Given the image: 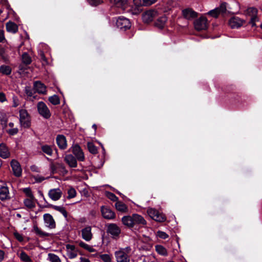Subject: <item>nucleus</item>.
<instances>
[{
    "mask_svg": "<svg viewBox=\"0 0 262 262\" xmlns=\"http://www.w3.org/2000/svg\"><path fill=\"white\" fill-rule=\"evenodd\" d=\"M121 221L125 226L136 230H139L140 228L147 224V222L144 217L137 213H134L132 215L124 216Z\"/></svg>",
    "mask_w": 262,
    "mask_h": 262,
    "instance_id": "1",
    "label": "nucleus"
},
{
    "mask_svg": "<svg viewBox=\"0 0 262 262\" xmlns=\"http://www.w3.org/2000/svg\"><path fill=\"white\" fill-rule=\"evenodd\" d=\"M19 122L20 125L24 128H29L31 126L30 116L27 110L25 109L20 110Z\"/></svg>",
    "mask_w": 262,
    "mask_h": 262,
    "instance_id": "2",
    "label": "nucleus"
},
{
    "mask_svg": "<svg viewBox=\"0 0 262 262\" xmlns=\"http://www.w3.org/2000/svg\"><path fill=\"white\" fill-rule=\"evenodd\" d=\"M258 10L255 7H249L246 9L244 14L246 16L251 17L250 21L249 24L252 26L254 27L256 26V22L259 20L257 17Z\"/></svg>",
    "mask_w": 262,
    "mask_h": 262,
    "instance_id": "3",
    "label": "nucleus"
},
{
    "mask_svg": "<svg viewBox=\"0 0 262 262\" xmlns=\"http://www.w3.org/2000/svg\"><path fill=\"white\" fill-rule=\"evenodd\" d=\"M50 168L52 174L59 173L64 176L68 172L64 165L62 163L52 162L50 164Z\"/></svg>",
    "mask_w": 262,
    "mask_h": 262,
    "instance_id": "4",
    "label": "nucleus"
},
{
    "mask_svg": "<svg viewBox=\"0 0 262 262\" xmlns=\"http://www.w3.org/2000/svg\"><path fill=\"white\" fill-rule=\"evenodd\" d=\"M37 111L39 114L43 118L48 119L51 116V113L47 105L42 101L38 102Z\"/></svg>",
    "mask_w": 262,
    "mask_h": 262,
    "instance_id": "5",
    "label": "nucleus"
},
{
    "mask_svg": "<svg viewBox=\"0 0 262 262\" xmlns=\"http://www.w3.org/2000/svg\"><path fill=\"white\" fill-rule=\"evenodd\" d=\"M158 15V13L156 10L150 9L142 14V20L145 23H149Z\"/></svg>",
    "mask_w": 262,
    "mask_h": 262,
    "instance_id": "6",
    "label": "nucleus"
},
{
    "mask_svg": "<svg viewBox=\"0 0 262 262\" xmlns=\"http://www.w3.org/2000/svg\"><path fill=\"white\" fill-rule=\"evenodd\" d=\"M246 20L237 16L231 17L228 21L229 25L232 29H237L243 26Z\"/></svg>",
    "mask_w": 262,
    "mask_h": 262,
    "instance_id": "7",
    "label": "nucleus"
},
{
    "mask_svg": "<svg viewBox=\"0 0 262 262\" xmlns=\"http://www.w3.org/2000/svg\"><path fill=\"white\" fill-rule=\"evenodd\" d=\"M107 226L106 232L112 235L114 238L118 237L121 233L120 228L114 223H110Z\"/></svg>",
    "mask_w": 262,
    "mask_h": 262,
    "instance_id": "8",
    "label": "nucleus"
},
{
    "mask_svg": "<svg viewBox=\"0 0 262 262\" xmlns=\"http://www.w3.org/2000/svg\"><path fill=\"white\" fill-rule=\"evenodd\" d=\"M10 166L12 168L13 174L16 177H20L22 174V169L20 163L16 160L13 159L10 162Z\"/></svg>",
    "mask_w": 262,
    "mask_h": 262,
    "instance_id": "9",
    "label": "nucleus"
},
{
    "mask_svg": "<svg viewBox=\"0 0 262 262\" xmlns=\"http://www.w3.org/2000/svg\"><path fill=\"white\" fill-rule=\"evenodd\" d=\"M116 25L121 30H126L130 28V22L127 18L124 17H119L116 21Z\"/></svg>",
    "mask_w": 262,
    "mask_h": 262,
    "instance_id": "10",
    "label": "nucleus"
},
{
    "mask_svg": "<svg viewBox=\"0 0 262 262\" xmlns=\"http://www.w3.org/2000/svg\"><path fill=\"white\" fill-rule=\"evenodd\" d=\"M194 28L198 31L205 30L207 28V19L205 17H200L194 22Z\"/></svg>",
    "mask_w": 262,
    "mask_h": 262,
    "instance_id": "11",
    "label": "nucleus"
},
{
    "mask_svg": "<svg viewBox=\"0 0 262 262\" xmlns=\"http://www.w3.org/2000/svg\"><path fill=\"white\" fill-rule=\"evenodd\" d=\"M101 212L103 217L107 220L114 219L116 216L115 213L109 207L105 206H101Z\"/></svg>",
    "mask_w": 262,
    "mask_h": 262,
    "instance_id": "12",
    "label": "nucleus"
},
{
    "mask_svg": "<svg viewBox=\"0 0 262 262\" xmlns=\"http://www.w3.org/2000/svg\"><path fill=\"white\" fill-rule=\"evenodd\" d=\"M39 192L40 193L41 195L43 197V200L45 202V203L47 204L45 207L47 208H51L56 211H58L60 212L64 217H67L68 216V212L66 209L61 206H56L54 205L51 204H49L48 202L46 200V199L44 198V196L43 195V193L41 191H39Z\"/></svg>",
    "mask_w": 262,
    "mask_h": 262,
    "instance_id": "13",
    "label": "nucleus"
},
{
    "mask_svg": "<svg viewBox=\"0 0 262 262\" xmlns=\"http://www.w3.org/2000/svg\"><path fill=\"white\" fill-rule=\"evenodd\" d=\"M43 217L46 226L50 229H54L56 227V223L52 215L49 213H45Z\"/></svg>",
    "mask_w": 262,
    "mask_h": 262,
    "instance_id": "14",
    "label": "nucleus"
},
{
    "mask_svg": "<svg viewBox=\"0 0 262 262\" xmlns=\"http://www.w3.org/2000/svg\"><path fill=\"white\" fill-rule=\"evenodd\" d=\"M62 192L59 188L51 189L49 191L48 195L53 201H57L60 199Z\"/></svg>",
    "mask_w": 262,
    "mask_h": 262,
    "instance_id": "15",
    "label": "nucleus"
},
{
    "mask_svg": "<svg viewBox=\"0 0 262 262\" xmlns=\"http://www.w3.org/2000/svg\"><path fill=\"white\" fill-rule=\"evenodd\" d=\"M115 255L117 262H129L128 255L123 250L116 251Z\"/></svg>",
    "mask_w": 262,
    "mask_h": 262,
    "instance_id": "16",
    "label": "nucleus"
},
{
    "mask_svg": "<svg viewBox=\"0 0 262 262\" xmlns=\"http://www.w3.org/2000/svg\"><path fill=\"white\" fill-rule=\"evenodd\" d=\"M183 16L187 19H192L197 17L198 13L191 8H186L182 11Z\"/></svg>",
    "mask_w": 262,
    "mask_h": 262,
    "instance_id": "17",
    "label": "nucleus"
},
{
    "mask_svg": "<svg viewBox=\"0 0 262 262\" xmlns=\"http://www.w3.org/2000/svg\"><path fill=\"white\" fill-rule=\"evenodd\" d=\"M64 161L70 167L75 168L77 166V160L73 155H66L64 157Z\"/></svg>",
    "mask_w": 262,
    "mask_h": 262,
    "instance_id": "18",
    "label": "nucleus"
},
{
    "mask_svg": "<svg viewBox=\"0 0 262 262\" xmlns=\"http://www.w3.org/2000/svg\"><path fill=\"white\" fill-rule=\"evenodd\" d=\"M9 191L8 187L1 186L0 187V199L2 201H5L11 199L9 195Z\"/></svg>",
    "mask_w": 262,
    "mask_h": 262,
    "instance_id": "19",
    "label": "nucleus"
},
{
    "mask_svg": "<svg viewBox=\"0 0 262 262\" xmlns=\"http://www.w3.org/2000/svg\"><path fill=\"white\" fill-rule=\"evenodd\" d=\"M31 232H34L37 235L40 237H49L50 236V233L42 231L41 229L38 227L36 223H34Z\"/></svg>",
    "mask_w": 262,
    "mask_h": 262,
    "instance_id": "20",
    "label": "nucleus"
},
{
    "mask_svg": "<svg viewBox=\"0 0 262 262\" xmlns=\"http://www.w3.org/2000/svg\"><path fill=\"white\" fill-rule=\"evenodd\" d=\"M81 235L83 239L86 241H90L92 238V234L91 232V227L87 226L81 230Z\"/></svg>",
    "mask_w": 262,
    "mask_h": 262,
    "instance_id": "21",
    "label": "nucleus"
},
{
    "mask_svg": "<svg viewBox=\"0 0 262 262\" xmlns=\"http://www.w3.org/2000/svg\"><path fill=\"white\" fill-rule=\"evenodd\" d=\"M110 3L116 7L125 10L128 6L127 0H110Z\"/></svg>",
    "mask_w": 262,
    "mask_h": 262,
    "instance_id": "22",
    "label": "nucleus"
},
{
    "mask_svg": "<svg viewBox=\"0 0 262 262\" xmlns=\"http://www.w3.org/2000/svg\"><path fill=\"white\" fill-rule=\"evenodd\" d=\"M34 89L39 94H45L46 93V86L40 81H35L34 83Z\"/></svg>",
    "mask_w": 262,
    "mask_h": 262,
    "instance_id": "23",
    "label": "nucleus"
},
{
    "mask_svg": "<svg viewBox=\"0 0 262 262\" xmlns=\"http://www.w3.org/2000/svg\"><path fill=\"white\" fill-rule=\"evenodd\" d=\"M72 152L74 155L77 160H78L79 161H84V154L82 148H72Z\"/></svg>",
    "mask_w": 262,
    "mask_h": 262,
    "instance_id": "24",
    "label": "nucleus"
},
{
    "mask_svg": "<svg viewBox=\"0 0 262 262\" xmlns=\"http://www.w3.org/2000/svg\"><path fill=\"white\" fill-rule=\"evenodd\" d=\"M156 1L157 0H133L135 5L137 7L150 6Z\"/></svg>",
    "mask_w": 262,
    "mask_h": 262,
    "instance_id": "25",
    "label": "nucleus"
},
{
    "mask_svg": "<svg viewBox=\"0 0 262 262\" xmlns=\"http://www.w3.org/2000/svg\"><path fill=\"white\" fill-rule=\"evenodd\" d=\"M56 142L59 147H66L67 140L64 136L59 135L56 137Z\"/></svg>",
    "mask_w": 262,
    "mask_h": 262,
    "instance_id": "26",
    "label": "nucleus"
},
{
    "mask_svg": "<svg viewBox=\"0 0 262 262\" xmlns=\"http://www.w3.org/2000/svg\"><path fill=\"white\" fill-rule=\"evenodd\" d=\"M6 30L8 32L15 33L18 31V26L12 21H9L6 24Z\"/></svg>",
    "mask_w": 262,
    "mask_h": 262,
    "instance_id": "27",
    "label": "nucleus"
},
{
    "mask_svg": "<svg viewBox=\"0 0 262 262\" xmlns=\"http://www.w3.org/2000/svg\"><path fill=\"white\" fill-rule=\"evenodd\" d=\"M167 20V18L166 16H162L159 17L155 22V26L159 29H163L164 27Z\"/></svg>",
    "mask_w": 262,
    "mask_h": 262,
    "instance_id": "28",
    "label": "nucleus"
},
{
    "mask_svg": "<svg viewBox=\"0 0 262 262\" xmlns=\"http://www.w3.org/2000/svg\"><path fill=\"white\" fill-rule=\"evenodd\" d=\"M115 207L116 209L122 212H126L128 211L127 206L123 202L118 201L115 203Z\"/></svg>",
    "mask_w": 262,
    "mask_h": 262,
    "instance_id": "29",
    "label": "nucleus"
},
{
    "mask_svg": "<svg viewBox=\"0 0 262 262\" xmlns=\"http://www.w3.org/2000/svg\"><path fill=\"white\" fill-rule=\"evenodd\" d=\"M156 252L160 255L162 256H167L168 255L166 249L163 246L157 245L155 246Z\"/></svg>",
    "mask_w": 262,
    "mask_h": 262,
    "instance_id": "30",
    "label": "nucleus"
},
{
    "mask_svg": "<svg viewBox=\"0 0 262 262\" xmlns=\"http://www.w3.org/2000/svg\"><path fill=\"white\" fill-rule=\"evenodd\" d=\"M0 73L4 75H10L11 73V68L8 66L2 65L0 67Z\"/></svg>",
    "mask_w": 262,
    "mask_h": 262,
    "instance_id": "31",
    "label": "nucleus"
},
{
    "mask_svg": "<svg viewBox=\"0 0 262 262\" xmlns=\"http://www.w3.org/2000/svg\"><path fill=\"white\" fill-rule=\"evenodd\" d=\"M227 5V4L226 3L223 2L220 4L219 7L216 8V9H217V11L220 14H223L226 12Z\"/></svg>",
    "mask_w": 262,
    "mask_h": 262,
    "instance_id": "32",
    "label": "nucleus"
},
{
    "mask_svg": "<svg viewBox=\"0 0 262 262\" xmlns=\"http://www.w3.org/2000/svg\"><path fill=\"white\" fill-rule=\"evenodd\" d=\"M33 200V199H31L30 198L25 199L24 201L25 205L29 209H32L35 207V205Z\"/></svg>",
    "mask_w": 262,
    "mask_h": 262,
    "instance_id": "33",
    "label": "nucleus"
},
{
    "mask_svg": "<svg viewBox=\"0 0 262 262\" xmlns=\"http://www.w3.org/2000/svg\"><path fill=\"white\" fill-rule=\"evenodd\" d=\"M8 149L9 148H0V157L3 159L8 158L10 155Z\"/></svg>",
    "mask_w": 262,
    "mask_h": 262,
    "instance_id": "34",
    "label": "nucleus"
},
{
    "mask_svg": "<svg viewBox=\"0 0 262 262\" xmlns=\"http://www.w3.org/2000/svg\"><path fill=\"white\" fill-rule=\"evenodd\" d=\"M49 101L54 105H58L60 103V100L59 98V97L56 95H54L53 96H52L49 98Z\"/></svg>",
    "mask_w": 262,
    "mask_h": 262,
    "instance_id": "35",
    "label": "nucleus"
},
{
    "mask_svg": "<svg viewBox=\"0 0 262 262\" xmlns=\"http://www.w3.org/2000/svg\"><path fill=\"white\" fill-rule=\"evenodd\" d=\"M22 61L25 64H29L31 63L32 60L30 56L26 53L22 55Z\"/></svg>",
    "mask_w": 262,
    "mask_h": 262,
    "instance_id": "36",
    "label": "nucleus"
},
{
    "mask_svg": "<svg viewBox=\"0 0 262 262\" xmlns=\"http://www.w3.org/2000/svg\"><path fill=\"white\" fill-rule=\"evenodd\" d=\"M105 195L106 196L111 200V201L113 202H118V198L113 193L110 192V191H106L105 192Z\"/></svg>",
    "mask_w": 262,
    "mask_h": 262,
    "instance_id": "37",
    "label": "nucleus"
},
{
    "mask_svg": "<svg viewBox=\"0 0 262 262\" xmlns=\"http://www.w3.org/2000/svg\"><path fill=\"white\" fill-rule=\"evenodd\" d=\"M20 259L24 262H31V259L25 251H21L20 254Z\"/></svg>",
    "mask_w": 262,
    "mask_h": 262,
    "instance_id": "38",
    "label": "nucleus"
},
{
    "mask_svg": "<svg viewBox=\"0 0 262 262\" xmlns=\"http://www.w3.org/2000/svg\"><path fill=\"white\" fill-rule=\"evenodd\" d=\"M154 220L157 222H164L166 221V217L165 215L158 212V214Z\"/></svg>",
    "mask_w": 262,
    "mask_h": 262,
    "instance_id": "39",
    "label": "nucleus"
},
{
    "mask_svg": "<svg viewBox=\"0 0 262 262\" xmlns=\"http://www.w3.org/2000/svg\"><path fill=\"white\" fill-rule=\"evenodd\" d=\"M48 258L51 262H61L59 257L53 253H49Z\"/></svg>",
    "mask_w": 262,
    "mask_h": 262,
    "instance_id": "40",
    "label": "nucleus"
},
{
    "mask_svg": "<svg viewBox=\"0 0 262 262\" xmlns=\"http://www.w3.org/2000/svg\"><path fill=\"white\" fill-rule=\"evenodd\" d=\"M68 196L67 198L70 199L75 198L76 196V191L73 187H71L68 191Z\"/></svg>",
    "mask_w": 262,
    "mask_h": 262,
    "instance_id": "41",
    "label": "nucleus"
},
{
    "mask_svg": "<svg viewBox=\"0 0 262 262\" xmlns=\"http://www.w3.org/2000/svg\"><path fill=\"white\" fill-rule=\"evenodd\" d=\"M147 212L149 216L154 220L159 211L155 209L150 208L148 209Z\"/></svg>",
    "mask_w": 262,
    "mask_h": 262,
    "instance_id": "42",
    "label": "nucleus"
},
{
    "mask_svg": "<svg viewBox=\"0 0 262 262\" xmlns=\"http://www.w3.org/2000/svg\"><path fill=\"white\" fill-rule=\"evenodd\" d=\"M23 192L26 194V195L29 198L31 199H34V196L32 192V191L30 188H25L23 189Z\"/></svg>",
    "mask_w": 262,
    "mask_h": 262,
    "instance_id": "43",
    "label": "nucleus"
},
{
    "mask_svg": "<svg viewBox=\"0 0 262 262\" xmlns=\"http://www.w3.org/2000/svg\"><path fill=\"white\" fill-rule=\"evenodd\" d=\"M25 92L28 97L33 96L34 92L30 86H26L25 88Z\"/></svg>",
    "mask_w": 262,
    "mask_h": 262,
    "instance_id": "44",
    "label": "nucleus"
},
{
    "mask_svg": "<svg viewBox=\"0 0 262 262\" xmlns=\"http://www.w3.org/2000/svg\"><path fill=\"white\" fill-rule=\"evenodd\" d=\"M43 153L46 154L49 156H51L54 150L57 152V148H41Z\"/></svg>",
    "mask_w": 262,
    "mask_h": 262,
    "instance_id": "45",
    "label": "nucleus"
},
{
    "mask_svg": "<svg viewBox=\"0 0 262 262\" xmlns=\"http://www.w3.org/2000/svg\"><path fill=\"white\" fill-rule=\"evenodd\" d=\"M207 14L209 15L214 18H217L218 16L220 15V13L217 11V9H216V8H215L213 10L209 11Z\"/></svg>",
    "mask_w": 262,
    "mask_h": 262,
    "instance_id": "46",
    "label": "nucleus"
},
{
    "mask_svg": "<svg viewBox=\"0 0 262 262\" xmlns=\"http://www.w3.org/2000/svg\"><path fill=\"white\" fill-rule=\"evenodd\" d=\"M100 257L104 262H112L111 256L108 254H101Z\"/></svg>",
    "mask_w": 262,
    "mask_h": 262,
    "instance_id": "47",
    "label": "nucleus"
},
{
    "mask_svg": "<svg viewBox=\"0 0 262 262\" xmlns=\"http://www.w3.org/2000/svg\"><path fill=\"white\" fill-rule=\"evenodd\" d=\"M157 236L162 239H165L168 237V235L164 231H158L157 232Z\"/></svg>",
    "mask_w": 262,
    "mask_h": 262,
    "instance_id": "48",
    "label": "nucleus"
},
{
    "mask_svg": "<svg viewBox=\"0 0 262 262\" xmlns=\"http://www.w3.org/2000/svg\"><path fill=\"white\" fill-rule=\"evenodd\" d=\"M18 129L17 127L10 128L7 130V133L11 136L15 135L18 133Z\"/></svg>",
    "mask_w": 262,
    "mask_h": 262,
    "instance_id": "49",
    "label": "nucleus"
},
{
    "mask_svg": "<svg viewBox=\"0 0 262 262\" xmlns=\"http://www.w3.org/2000/svg\"><path fill=\"white\" fill-rule=\"evenodd\" d=\"M12 101H13L12 106L13 107H16L20 104L19 100L16 96H15V95L13 96Z\"/></svg>",
    "mask_w": 262,
    "mask_h": 262,
    "instance_id": "50",
    "label": "nucleus"
},
{
    "mask_svg": "<svg viewBox=\"0 0 262 262\" xmlns=\"http://www.w3.org/2000/svg\"><path fill=\"white\" fill-rule=\"evenodd\" d=\"M14 236L15 238L19 242H22L24 241L23 236L21 234H19L17 231L14 232L13 233Z\"/></svg>",
    "mask_w": 262,
    "mask_h": 262,
    "instance_id": "51",
    "label": "nucleus"
},
{
    "mask_svg": "<svg viewBox=\"0 0 262 262\" xmlns=\"http://www.w3.org/2000/svg\"><path fill=\"white\" fill-rule=\"evenodd\" d=\"M97 144H98L100 146H102V144L97 141L95 142H89L87 143L88 147H96Z\"/></svg>",
    "mask_w": 262,
    "mask_h": 262,
    "instance_id": "52",
    "label": "nucleus"
},
{
    "mask_svg": "<svg viewBox=\"0 0 262 262\" xmlns=\"http://www.w3.org/2000/svg\"><path fill=\"white\" fill-rule=\"evenodd\" d=\"M89 4L93 6H96L102 3V0H88Z\"/></svg>",
    "mask_w": 262,
    "mask_h": 262,
    "instance_id": "53",
    "label": "nucleus"
},
{
    "mask_svg": "<svg viewBox=\"0 0 262 262\" xmlns=\"http://www.w3.org/2000/svg\"><path fill=\"white\" fill-rule=\"evenodd\" d=\"M7 101L6 95L3 92H0V102L3 103Z\"/></svg>",
    "mask_w": 262,
    "mask_h": 262,
    "instance_id": "54",
    "label": "nucleus"
},
{
    "mask_svg": "<svg viewBox=\"0 0 262 262\" xmlns=\"http://www.w3.org/2000/svg\"><path fill=\"white\" fill-rule=\"evenodd\" d=\"M40 59L43 61L44 63L47 64L48 61L46 57H45V54L42 52H40L39 54Z\"/></svg>",
    "mask_w": 262,
    "mask_h": 262,
    "instance_id": "55",
    "label": "nucleus"
},
{
    "mask_svg": "<svg viewBox=\"0 0 262 262\" xmlns=\"http://www.w3.org/2000/svg\"><path fill=\"white\" fill-rule=\"evenodd\" d=\"M5 40L4 31L2 30H0V42H3L5 41Z\"/></svg>",
    "mask_w": 262,
    "mask_h": 262,
    "instance_id": "56",
    "label": "nucleus"
},
{
    "mask_svg": "<svg viewBox=\"0 0 262 262\" xmlns=\"http://www.w3.org/2000/svg\"><path fill=\"white\" fill-rule=\"evenodd\" d=\"M66 248L68 250H70L72 251H75L76 249L75 245L71 244L66 245Z\"/></svg>",
    "mask_w": 262,
    "mask_h": 262,
    "instance_id": "57",
    "label": "nucleus"
},
{
    "mask_svg": "<svg viewBox=\"0 0 262 262\" xmlns=\"http://www.w3.org/2000/svg\"><path fill=\"white\" fill-rule=\"evenodd\" d=\"M79 246L83 248V249L86 250V249H88V248H89V245L85 244V243L81 241L80 243H79Z\"/></svg>",
    "mask_w": 262,
    "mask_h": 262,
    "instance_id": "58",
    "label": "nucleus"
},
{
    "mask_svg": "<svg viewBox=\"0 0 262 262\" xmlns=\"http://www.w3.org/2000/svg\"><path fill=\"white\" fill-rule=\"evenodd\" d=\"M88 149H89V152L93 155H96L98 152V148H88Z\"/></svg>",
    "mask_w": 262,
    "mask_h": 262,
    "instance_id": "59",
    "label": "nucleus"
},
{
    "mask_svg": "<svg viewBox=\"0 0 262 262\" xmlns=\"http://www.w3.org/2000/svg\"><path fill=\"white\" fill-rule=\"evenodd\" d=\"M77 256V253L74 251L71 252L69 255V257L70 259H73V258L76 257Z\"/></svg>",
    "mask_w": 262,
    "mask_h": 262,
    "instance_id": "60",
    "label": "nucleus"
},
{
    "mask_svg": "<svg viewBox=\"0 0 262 262\" xmlns=\"http://www.w3.org/2000/svg\"><path fill=\"white\" fill-rule=\"evenodd\" d=\"M45 180V178L43 177H38L36 178V181L37 182L41 183Z\"/></svg>",
    "mask_w": 262,
    "mask_h": 262,
    "instance_id": "61",
    "label": "nucleus"
},
{
    "mask_svg": "<svg viewBox=\"0 0 262 262\" xmlns=\"http://www.w3.org/2000/svg\"><path fill=\"white\" fill-rule=\"evenodd\" d=\"M4 252L0 250V261H2L4 259Z\"/></svg>",
    "mask_w": 262,
    "mask_h": 262,
    "instance_id": "62",
    "label": "nucleus"
},
{
    "mask_svg": "<svg viewBox=\"0 0 262 262\" xmlns=\"http://www.w3.org/2000/svg\"><path fill=\"white\" fill-rule=\"evenodd\" d=\"M90 252H94L96 251V250L91 246H89L88 249H86Z\"/></svg>",
    "mask_w": 262,
    "mask_h": 262,
    "instance_id": "63",
    "label": "nucleus"
},
{
    "mask_svg": "<svg viewBox=\"0 0 262 262\" xmlns=\"http://www.w3.org/2000/svg\"><path fill=\"white\" fill-rule=\"evenodd\" d=\"M81 262H90V260L89 259L81 257H80Z\"/></svg>",
    "mask_w": 262,
    "mask_h": 262,
    "instance_id": "64",
    "label": "nucleus"
}]
</instances>
